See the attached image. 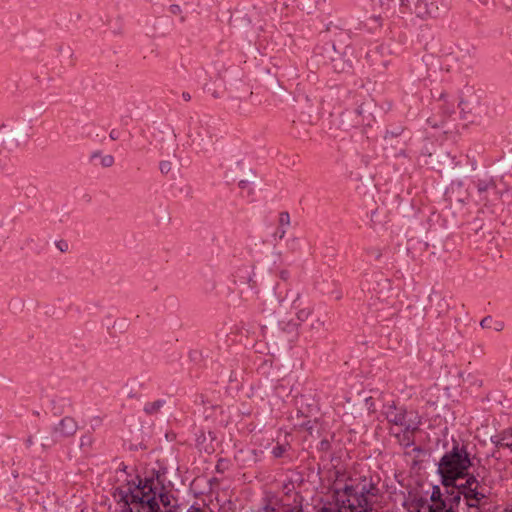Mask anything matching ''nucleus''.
<instances>
[{
    "mask_svg": "<svg viewBox=\"0 0 512 512\" xmlns=\"http://www.w3.org/2000/svg\"><path fill=\"white\" fill-rule=\"evenodd\" d=\"M196 480H197V478H194V479L192 480V482H191V483H190V485H189V490L193 493V496H194V497L199 498V497H201L202 495H204V494H205V492H203V491H194V490H193V486H194V484H195Z\"/></svg>",
    "mask_w": 512,
    "mask_h": 512,
    "instance_id": "8fccbe9b",
    "label": "nucleus"
},
{
    "mask_svg": "<svg viewBox=\"0 0 512 512\" xmlns=\"http://www.w3.org/2000/svg\"><path fill=\"white\" fill-rule=\"evenodd\" d=\"M177 501V497L173 495L172 491L166 493V496H158L154 498V502L143 503L133 509V512H180L178 504H172V501Z\"/></svg>",
    "mask_w": 512,
    "mask_h": 512,
    "instance_id": "4468645a",
    "label": "nucleus"
},
{
    "mask_svg": "<svg viewBox=\"0 0 512 512\" xmlns=\"http://www.w3.org/2000/svg\"><path fill=\"white\" fill-rule=\"evenodd\" d=\"M159 170L163 176H168L172 170V163L169 160H161L159 162Z\"/></svg>",
    "mask_w": 512,
    "mask_h": 512,
    "instance_id": "ea45409f",
    "label": "nucleus"
},
{
    "mask_svg": "<svg viewBox=\"0 0 512 512\" xmlns=\"http://www.w3.org/2000/svg\"><path fill=\"white\" fill-rule=\"evenodd\" d=\"M380 5L385 14L391 16H403L415 14L419 18H427L432 11L425 0H380Z\"/></svg>",
    "mask_w": 512,
    "mask_h": 512,
    "instance_id": "6e6552de",
    "label": "nucleus"
},
{
    "mask_svg": "<svg viewBox=\"0 0 512 512\" xmlns=\"http://www.w3.org/2000/svg\"><path fill=\"white\" fill-rule=\"evenodd\" d=\"M32 128L30 121L21 119L18 126L15 129L12 128L11 133L2 139L3 149L12 152L17 148L25 147L32 137Z\"/></svg>",
    "mask_w": 512,
    "mask_h": 512,
    "instance_id": "9b49d317",
    "label": "nucleus"
},
{
    "mask_svg": "<svg viewBox=\"0 0 512 512\" xmlns=\"http://www.w3.org/2000/svg\"><path fill=\"white\" fill-rule=\"evenodd\" d=\"M250 171H257L252 167H248L244 160H238L229 166L224 172V179L228 185L238 184L241 178L249 175Z\"/></svg>",
    "mask_w": 512,
    "mask_h": 512,
    "instance_id": "a211bd4d",
    "label": "nucleus"
},
{
    "mask_svg": "<svg viewBox=\"0 0 512 512\" xmlns=\"http://www.w3.org/2000/svg\"><path fill=\"white\" fill-rule=\"evenodd\" d=\"M231 461L228 458H218L215 465V472L218 474H224L230 467Z\"/></svg>",
    "mask_w": 512,
    "mask_h": 512,
    "instance_id": "c9c22d12",
    "label": "nucleus"
},
{
    "mask_svg": "<svg viewBox=\"0 0 512 512\" xmlns=\"http://www.w3.org/2000/svg\"><path fill=\"white\" fill-rule=\"evenodd\" d=\"M416 431L417 430H408L407 426L403 427L402 432L396 435L399 444L405 448L413 446L415 443L414 433Z\"/></svg>",
    "mask_w": 512,
    "mask_h": 512,
    "instance_id": "473e14b6",
    "label": "nucleus"
},
{
    "mask_svg": "<svg viewBox=\"0 0 512 512\" xmlns=\"http://www.w3.org/2000/svg\"><path fill=\"white\" fill-rule=\"evenodd\" d=\"M493 324H494L493 328H494L496 331H501V330H503V328H504V324H503V322L497 321V322H495V323L493 322Z\"/></svg>",
    "mask_w": 512,
    "mask_h": 512,
    "instance_id": "680f3d73",
    "label": "nucleus"
},
{
    "mask_svg": "<svg viewBox=\"0 0 512 512\" xmlns=\"http://www.w3.org/2000/svg\"><path fill=\"white\" fill-rule=\"evenodd\" d=\"M56 247L61 251V252H66L68 251V242L66 240H59V241H56Z\"/></svg>",
    "mask_w": 512,
    "mask_h": 512,
    "instance_id": "09e8293b",
    "label": "nucleus"
},
{
    "mask_svg": "<svg viewBox=\"0 0 512 512\" xmlns=\"http://www.w3.org/2000/svg\"><path fill=\"white\" fill-rule=\"evenodd\" d=\"M390 52L387 45L379 44L369 49L366 53V59L371 66L380 71L388 66L390 62L388 59Z\"/></svg>",
    "mask_w": 512,
    "mask_h": 512,
    "instance_id": "dca6fc26",
    "label": "nucleus"
},
{
    "mask_svg": "<svg viewBox=\"0 0 512 512\" xmlns=\"http://www.w3.org/2000/svg\"><path fill=\"white\" fill-rule=\"evenodd\" d=\"M72 405L71 399L67 397L54 396L49 400L48 408L53 416H61L65 408Z\"/></svg>",
    "mask_w": 512,
    "mask_h": 512,
    "instance_id": "5701e85b",
    "label": "nucleus"
},
{
    "mask_svg": "<svg viewBox=\"0 0 512 512\" xmlns=\"http://www.w3.org/2000/svg\"><path fill=\"white\" fill-rule=\"evenodd\" d=\"M77 429L78 424L73 417H63L57 424L49 427L47 434H39L42 451H49L54 446L62 444L66 439L73 437Z\"/></svg>",
    "mask_w": 512,
    "mask_h": 512,
    "instance_id": "0eeeda50",
    "label": "nucleus"
},
{
    "mask_svg": "<svg viewBox=\"0 0 512 512\" xmlns=\"http://www.w3.org/2000/svg\"><path fill=\"white\" fill-rule=\"evenodd\" d=\"M109 137L111 140L116 141L121 137V131L119 129H112L109 133Z\"/></svg>",
    "mask_w": 512,
    "mask_h": 512,
    "instance_id": "603ef678",
    "label": "nucleus"
},
{
    "mask_svg": "<svg viewBox=\"0 0 512 512\" xmlns=\"http://www.w3.org/2000/svg\"><path fill=\"white\" fill-rule=\"evenodd\" d=\"M459 106L462 112L473 114L474 116H481L485 112L486 108L475 99L471 101L469 99H463L460 101Z\"/></svg>",
    "mask_w": 512,
    "mask_h": 512,
    "instance_id": "393cba45",
    "label": "nucleus"
},
{
    "mask_svg": "<svg viewBox=\"0 0 512 512\" xmlns=\"http://www.w3.org/2000/svg\"><path fill=\"white\" fill-rule=\"evenodd\" d=\"M196 436V439H195V446L196 448L201 451L202 449L204 450L205 453L207 454H212L215 452V448L213 446V444H205L206 443V432L204 430V428H200L198 430V432L195 434Z\"/></svg>",
    "mask_w": 512,
    "mask_h": 512,
    "instance_id": "c85d7f7f",
    "label": "nucleus"
},
{
    "mask_svg": "<svg viewBox=\"0 0 512 512\" xmlns=\"http://www.w3.org/2000/svg\"><path fill=\"white\" fill-rule=\"evenodd\" d=\"M167 11L174 16H179V20L181 23H185L187 20V16L183 14L182 8L178 4H171L168 6Z\"/></svg>",
    "mask_w": 512,
    "mask_h": 512,
    "instance_id": "e433bc0d",
    "label": "nucleus"
},
{
    "mask_svg": "<svg viewBox=\"0 0 512 512\" xmlns=\"http://www.w3.org/2000/svg\"><path fill=\"white\" fill-rule=\"evenodd\" d=\"M108 334L111 337H116V331L125 333L129 327V322L126 318L116 319L113 322H104Z\"/></svg>",
    "mask_w": 512,
    "mask_h": 512,
    "instance_id": "a878e982",
    "label": "nucleus"
},
{
    "mask_svg": "<svg viewBox=\"0 0 512 512\" xmlns=\"http://www.w3.org/2000/svg\"><path fill=\"white\" fill-rule=\"evenodd\" d=\"M279 277L283 281V283H277L274 288V296L277 300L278 306H282V303L286 300L288 297V270L282 269L279 272Z\"/></svg>",
    "mask_w": 512,
    "mask_h": 512,
    "instance_id": "412c9836",
    "label": "nucleus"
},
{
    "mask_svg": "<svg viewBox=\"0 0 512 512\" xmlns=\"http://www.w3.org/2000/svg\"><path fill=\"white\" fill-rule=\"evenodd\" d=\"M310 397L305 395L296 396L294 399V405L296 409V415L298 418L304 417L306 420L300 423H294V428L305 429L310 435L313 434L314 428L318 422L316 418L311 419L310 413L313 410V405L309 403Z\"/></svg>",
    "mask_w": 512,
    "mask_h": 512,
    "instance_id": "ddd939ff",
    "label": "nucleus"
},
{
    "mask_svg": "<svg viewBox=\"0 0 512 512\" xmlns=\"http://www.w3.org/2000/svg\"><path fill=\"white\" fill-rule=\"evenodd\" d=\"M378 494L377 484L366 476L349 479L343 487L335 489L337 502L348 512H377L373 504Z\"/></svg>",
    "mask_w": 512,
    "mask_h": 512,
    "instance_id": "7ed1b4c3",
    "label": "nucleus"
},
{
    "mask_svg": "<svg viewBox=\"0 0 512 512\" xmlns=\"http://www.w3.org/2000/svg\"><path fill=\"white\" fill-rule=\"evenodd\" d=\"M341 118L346 128L370 127L375 120L369 106L365 103H361L353 110H346L341 114Z\"/></svg>",
    "mask_w": 512,
    "mask_h": 512,
    "instance_id": "f8f14e48",
    "label": "nucleus"
},
{
    "mask_svg": "<svg viewBox=\"0 0 512 512\" xmlns=\"http://www.w3.org/2000/svg\"><path fill=\"white\" fill-rule=\"evenodd\" d=\"M288 496V476L281 474L263 493L260 507L256 512H288L284 497Z\"/></svg>",
    "mask_w": 512,
    "mask_h": 512,
    "instance_id": "423d86ee",
    "label": "nucleus"
},
{
    "mask_svg": "<svg viewBox=\"0 0 512 512\" xmlns=\"http://www.w3.org/2000/svg\"><path fill=\"white\" fill-rule=\"evenodd\" d=\"M493 318L491 316H486L480 321V326L483 329H490L493 326Z\"/></svg>",
    "mask_w": 512,
    "mask_h": 512,
    "instance_id": "c03bdc74",
    "label": "nucleus"
},
{
    "mask_svg": "<svg viewBox=\"0 0 512 512\" xmlns=\"http://www.w3.org/2000/svg\"><path fill=\"white\" fill-rule=\"evenodd\" d=\"M198 398L200 399V403L202 405H206L207 403H209V400L207 399V397L204 394H200L198 396Z\"/></svg>",
    "mask_w": 512,
    "mask_h": 512,
    "instance_id": "0e129e2a",
    "label": "nucleus"
},
{
    "mask_svg": "<svg viewBox=\"0 0 512 512\" xmlns=\"http://www.w3.org/2000/svg\"><path fill=\"white\" fill-rule=\"evenodd\" d=\"M260 185V179L258 171H250L249 175L245 178H241V181L237 184L240 189L241 196L246 198L247 202L251 203L256 199V186Z\"/></svg>",
    "mask_w": 512,
    "mask_h": 512,
    "instance_id": "f3484780",
    "label": "nucleus"
},
{
    "mask_svg": "<svg viewBox=\"0 0 512 512\" xmlns=\"http://www.w3.org/2000/svg\"><path fill=\"white\" fill-rule=\"evenodd\" d=\"M320 447L322 450H328L330 448V443L328 440H322L320 442Z\"/></svg>",
    "mask_w": 512,
    "mask_h": 512,
    "instance_id": "052dcab7",
    "label": "nucleus"
},
{
    "mask_svg": "<svg viewBox=\"0 0 512 512\" xmlns=\"http://www.w3.org/2000/svg\"><path fill=\"white\" fill-rule=\"evenodd\" d=\"M90 443H91V436L84 435L81 437V446H84V445L90 444Z\"/></svg>",
    "mask_w": 512,
    "mask_h": 512,
    "instance_id": "13d9d810",
    "label": "nucleus"
},
{
    "mask_svg": "<svg viewBox=\"0 0 512 512\" xmlns=\"http://www.w3.org/2000/svg\"><path fill=\"white\" fill-rule=\"evenodd\" d=\"M492 442L497 447H505L512 449V430H504L501 434L494 436L492 438Z\"/></svg>",
    "mask_w": 512,
    "mask_h": 512,
    "instance_id": "2f4dec72",
    "label": "nucleus"
},
{
    "mask_svg": "<svg viewBox=\"0 0 512 512\" xmlns=\"http://www.w3.org/2000/svg\"><path fill=\"white\" fill-rule=\"evenodd\" d=\"M310 314H311V310L309 308H304V309H300L296 313V316L300 322H303L309 317Z\"/></svg>",
    "mask_w": 512,
    "mask_h": 512,
    "instance_id": "a19ab883",
    "label": "nucleus"
},
{
    "mask_svg": "<svg viewBox=\"0 0 512 512\" xmlns=\"http://www.w3.org/2000/svg\"><path fill=\"white\" fill-rule=\"evenodd\" d=\"M252 406L247 402H241L238 407V414L241 417H250L252 414Z\"/></svg>",
    "mask_w": 512,
    "mask_h": 512,
    "instance_id": "4c0bfd02",
    "label": "nucleus"
},
{
    "mask_svg": "<svg viewBox=\"0 0 512 512\" xmlns=\"http://www.w3.org/2000/svg\"><path fill=\"white\" fill-rule=\"evenodd\" d=\"M456 503L436 501L434 504L422 505L418 512H455Z\"/></svg>",
    "mask_w": 512,
    "mask_h": 512,
    "instance_id": "b1692460",
    "label": "nucleus"
},
{
    "mask_svg": "<svg viewBox=\"0 0 512 512\" xmlns=\"http://www.w3.org/2000/svg\"><path fill=\"white\" fill-rule=\"evenodd\" d=\"M169 465L167 458H157L151 467H146L140 474L135 468V477L125 479L122 484L112 486L110 495L113 497L120 512H133V509L148 501L154 502L156 497H164L174 490V483L168 479Z\"/></svg>",
    "mask_w": 512,
    "mask_h": 512,
    "instance_id": "f257e3e1",
    "label": "nucleus"
},
{
    "mask_svg": "<svg viewBox=\"0 0 512 512\" xmlns=\"http://www.w3.org/2000/svg\"><path fill=\"white\" fill-rule=\"evenodd\" d=\"M166 402L167 401L165 399H157L152 402H146L143 407V412L147 416H155L160 412L161 408L165 406Z\"/></svg>",
    "mask_w": 512,
    "mask_h": 512,
    "instance_id": "72a5a7b5",
    "label": "nucleus"
},
{
    "mask_svg": "<svg viewBox=\"0 0 512 512\" xmlns=\"http://www.w3.org/2000/svg\"><path fill=\"white\" fill-rule=\"evenodd\" d=\"M324 326V322L321 321L320 319H317L313 324H312V328L314 329H319L321 327Z\"/></svg>",
    "mask_w": 512,
    "mask_h": 512,
    "instance_id": "bf43d9fd",
    "label": "nucleus"
},
{
    "mask_svg": "<svg viewBox=\"0 0 512 512\" xmlns=\"http://www.w3.org/2000/svg\"><path fill=\"white\" fill-rule=\"evenodd\" d=\"M463 183L461 181L452 182L446 191L450 201L460 203L473 202L482 207H492L500 201L502 193L498 189L497 180L488 171H479L471 179L466 190V197L461 195Z\"/></svg>",
    "mask_w": 512,
    "mask_h": 512,
    "instance_id": "f03ea898",
    "label": "nucleus"
},
{
    "mask_svg": "<svg viewBox=\"0 0 512 512\" xmlns=\"http://www.w3.org/2000/svg\"><path fill=\"white\" fill-rule=\"evenodd\" d=\"M368 252L373 255L376 259H379L382 256V253L377 248H371L368 250Z\"/></svg>",
    "mask_w": 512,
    "mask_h": 512,
    "instance_id": "6e6d98bb",
    "label": "nucleus"
},
{
    "mask_svg": "<svg viewBox=\"0 0 512 512\" xmlns=\"http://www.w3.org/2000/svg\"><path fill=\"white\" fill-rule=\"evenodd\" d=\"M208 436H209V438H210L211 443H212L213 441H216V440H217V433H216V431L209 430V431H208Z\"/></svg>",
    "mask_w": 512,
    "mask_h": 512,
    "instance_id": "e2e57ef3",
    "label": "nucleus"
},
{
    "mask_svg": "<svg viewBox=\"0 0 512 512\" xmlns=\"http://www.w3.org/2000/svg\"><path fill=\"white\" fill-rule=\"evenodd\" d=\"M474 456L468 450V446L454 442L452 448L447 451L438 463V473L445 487L456 486V481L464 479L469 474L468 470L473 466Z\"/></svg>",
    "mask_w": 512,
    "mask_h": 512,
    "instance_id": "39448f33",
    "label": "nucleus"
},
{
    "mask_svg": "<svg viewBox=\"0 0 512 512\" xmlns=\"http://www.w3.org/2000/svg\"><path fill=\"white\" fill-rule=\"evenodd\" d=\"M164 437L167 442H174L177 439V433L173 429L166 430Z\"/></svg>",
    "mask_w": 512,
    "mask_h": 512,
    "instance_id": "a18cd8bd",
    "label": "nucleus"
},
{
    "mask_svg": "<svg viewBox=\"0 0 512 512\" xmlns=\"http://www.w3.org/2000/svg\"><path fill=\"white\" fill-rule=\"evenodd\" d=\"M208 355H204L202 350L191 349L188 352V359L197 369L206 367V359Z\"/></svg>",
    "mask_w": 512,
    "mask_h": 512,
    "instance_id": "c756f323",
    "label": "nucleus"
},
{
    "mask_svg": "<svg viewBox=\"0 0 512 512\" xmlns=\"http://www.w3.org/2000/svg\"><path fill=\"white\" fill-rule=\"evenodd\" d=\"M251 453L254 455V462H257L259 460L260 455L263 454V451L261 449H252Z\"/></svg>",
    "mask_w": 512,
    "mask_h": 512,
    "instance_id": "4d7b16f0",
    "label": "nucleus"
},
{
    "mask_svg": "<svg viewBox=\"0 0 512 512\" xmlns=\"http://www.w3.org/2000/svg\"><path fill=\"white\" fill-rule=\"evenodd\" d=\"M285 225H288V211H282L279 214V225L273 234L275 240H281L284 238L286 234V229L284 228Z\"/></svg>",
    "mask_w": 512,
    "mask_h": 512,
    "instance_id": "f704fd0d",
    "label": "nucleus"
},
{
    "mask_svg": "<svg viewBox=\"0 0 512 512\" xmlns=\"http://www.w3.org/2000/svg\"><path fill=\"white\" fill-rule=\"evenodd\" d=\"M187 512H205V510L199 506L197 502H194L187 510Z\"/></svg>",
    "mask_w": 512,
    "mask_h": 512,
    "instance_id": "864d4df0",
    "label": "nucleus"
},
{
    "mask_svg": "<svg viewBox=\"0 0 512 512\" xmlns=\"http://www.w3.org/2000/svg\"><path fill=\"white\" fill-rule=\"evenodd\" d=\"M254 269V262L248 260L246 262L241 263L240 265L235 266V269L231 274L234 284L244 286V288L239 289V294L241 297H243V295L246 294V299H252L254 297L257 298L260 292L259 285L254 278Z\"/></svg>",
    "mask_w": 512,
    "mask_h": 512,
    "instance_id": "1a4fd4ad",
    "label": "nucleus"
},
{
    "mask_svg": "<svg viewBox=\"0 0 512 512\" xmlns=\"http://www.w3.org/2000/svg\"><path fill=\"white\" fill-rule=\"evenodd\" d=\"M360 162H361V165H363V166H365V167H366V166L368 165V163H369L368 157H367V156L362 155V156L360 157Z\"/></svg>",
    "mask_w": 512,
    "mask_h": 512,
    "instance_id": "69168bd1",
    "label": "nucleus"
},
{
    "mask_svg": "<svg viewBox=\"0 0 512 512\" xmlns=\"http://www.w3.org/2000/svg\"><path fill=\"white\" fill-rule=\"evenodd\" d=\"M203 90L205 93L211 95L215 99L222 98L225 93V87L221 79L213 82L205 83Z\"/></svg>",
    "mask_w": 512,
    "mask_h": 512,
    "instance_id": "bb28decb",
    "label": "nucleus"
},
{
    "mask_svg": "<svg viewBox=\"0 0 512 512\" xmlns=\"http://www.w3.org/2000/svg\"><path fill=\"white\" fill-rule=\"evenodd\" d=\"M100 159V165L103 168H110L115 163V158L111 154L102 155L101 150H95L93 151L89 156V162L96 165L95 160Z\"/></svg>",
    "mask_w": 512,
    "mask_h": 512,
    "instance_id": "cd10ccee",
    "label": "nucleus"
},
{
    "mask_svg": "<svg viewBox=\"0 0 512 512\" xmlns=\"http://www.w3.org/2000/svg\"><path fill=\"white\" fill-rule=\"evenodd\" d=\"M24 446L26 449H30L34 445V437L33 435H28L26 439H24Z\"/></svg>",
    "mask_w": 512,
    "mask_h": 512,
    "instance_id": "5fc2aeb1",
    "label": "nucleus"
},
{
    "mask_svg": "<svg viewBox=\"0 0 512 512\" xmlns=\"http://www.w3.org/2000/svg\"><path fill=\"white\" fill-rule=\"evenodd\" d=\"M469 226L470 229L473 230L476 234L483 229V223L480 219H475L469 224Z\"/></svg>",
    "mask_w": 512,
    "mask_h": 512,
    "instance_id": "37998d69",
    "label": "nucleus"
},
{
    "mask_svg": "<svg viewBox=\"0 0 512 512\" xmlns=\"http://www.w3.org/2000/svg\"><path fill=\"white\" fill-rule=\"evenodd\" d=\"M230 25L234 28L239 27L241 30H244L246 38L249 37V33H252L253 36H256V32L252 24V19L248 14L235 17L232 16L230 18Z\"/></svg>",
    "mask_w": 512,
    "mask_h": 512,
    "instance_id": "4be33fe9",
    "label": "nucleus"
},
{
    "mask_svg": "<svg viewBox=\"0 0 512 512\" xmlns=\"http://www.w3.org/2000/svg\"><path fill=\"white\" fill-rule=\"evenodd\" d=\"M288 446V430L281 427L278 431L276 444L272 447L271 454L273 458L279 459L285 457Z\"/></svg>",
    "mask_w": 512,
    "mask_h": 512,
    "instance_id": "aec40b11",
    "label": "nucleus"
},
{
    "mask_svg": "<svg viewBox=\"0 0 512 512\" xmlns=\"http://www.w3.org/2000/svg\"><path fill=\"white\" fill-rule=\"evenodd\" d=\"M246 428H247V431L251 433L255 430L256 425L254 423H249L246 425Z\"/></svg>",
    "mask_w": 512,
    "mask_h": 512,
    "instance_id": "774afa93",
    "label": "nucleus"
},
{
    "mask_svg": "<svg viewBox=\"0 0 512 512\" xmlns=\"http://www.w3.org/2000/svg\"><path fill=\"white\" fill-rule=\"evenodd\" d=\"M236 376H237L236 371L231 370L230 375H229V381H230V382L237 381Z\"/></svg>",
    "mask_w": 512,
    "mask_h": 512,
    "instance_id": "338daca9",
    "label": "nucleus"
},
{
    "mask_svg": "<svg viewBox=\"0 0 512 512\" xmlns=\"http://www.w3.org/2000/svg\"><path fill=\"white\" fill-rule=\"evenodd\" d=\"M431 503L434 504L436 501H449L450 503H456V506L460 504V496L455 495V492H452L451 494L443 497L440 489L438 487H435L433 489V492L430 497Z\"/></svg>",
    "mask_w": 512,
    "mask_h": 512,
    "instance_id": "7c9ffc66",
    "label": "nucleus"
},
{
    "mask_svg": "<svg viewBox=\"0 0 512 512\" xmlns=\"http://www.w3.org/2000/svg\"><path fill=\"white\" fill-rule=\"evenodd\" d=\"M127 397H128L129 399H136V400H139V399L142 397V393H141L139 390H136V389L131 388V389L127 392Z\"/></svg>",
    "mask_w": 512,
    "mask_h": 512,
    "instance_id": "de8ad7c7",
    "label": "nucleus"
},
{
    "mask_svg": "<svg viewBox=\"0 0 512 512\" xmlns=\"http://www.w3.org/2000/svg\"><path fill=\"white\" fill-rule=\"evenodd\" d=\"M494 481L485 467L478 468L465 477V482L456 485L455 495L463 496L468 512H482L492 494Z\"/></svg>",
    "mask_w": 512,
    "mask_h": 512,
    "instance_id": "20e7f679",
    "label": "nucleus"
},
{
    "mask_svg": "<svg viewBox=\"0 0 512 512\" xmlns=\"http://www.w3.org/2000/svg\"><path fill=\"white\" fill-rule=\"evenodd\" d=\"M116 473H124L126 475V479H130L129 477L132 476L131 472L128 471V466L123 461L117 467Z\"/></svg>",
    "mask_w": 512,
    "mask_h": 512,
    "instance_id": "79ce46f5",
    "label": "nucleus"
},
{
    "mask_svg": "<svg viewBox=\"0 0 512 512\" xmlns=\"http://www.w3.org/2000/svg\"><path fill=\"white\" fill-rule=\"evenodd\" d=\"M128 449H129V451L136 452V451H138L139 449H141V450H147V449H148V446H147L144 442H140V443H138V444H133V443H131V444L129 445V448H128Z\"/></svg>",
    "mask_w": 512,
    "mask_h": 512,
    "instance_id": "49530a36",
    "label": "nucleus"
},
{
    "mask_svg": "<svg viewBox=\"0 0 512 512\" xmlns=\"http://www.w3.org/2000/svg\"><path fill=\"white\" fill-rule=\"evenodd\" d=\"M286 377L276 380V384L273 386V392L270 396L269 403L272 407V411H277L276 417H283L288 413V391Z\"/></svg>",
    "mask_w": 512,
    "mask_h": 512,
    "instance_id": "2eb2a0df",
    "label": "nucleus"
},
{
    "mask_svg": "<svg viewBox=\"0 0 512 512\" xmlns=\"http://www.w3.org/2000/svg\"><path fill=\"white\" fill-rule=\"evenodd\" d=\"M383 413L389 423L400 427L407 426L408 430H419L422 424V419L418 412L398 407L394 402L385 405Z\"/></svg>",
    "mask_w": 512,
    "mask_h": 512,
    "instance_id": "9d476101",
    "label": "nucleus"
},
{
    "mask_svg": "<svg viewBox=\"0 0 512 512\" xmlns=\"http://www.w3.org/2000/svg\"><path fill=\"white\" fill-rule=\"evenodd\" d=\"M277 327L280 332H286L288 330V321L277 320Z\"/></svg>",
    "mask_w": 512,
    "mask_h": 512,
    "instance_id": "3c124183",
    "label": "nucleus"
},
{
    "mask_svg": "<svg viewBox=\"0 0 512 512\" xmlns=\"http://www.w3.org/2000/svg\"><path fill=\"white\" fill-rule=\"evenodd\" d=\"M273 89L274 90L270 98V104L274 105L281 111H285L287 107L286 95L288 92L286 82L281 80L279 77H276Z\"/></svg>",
    "mask_w": 512,
    "mask_h": 512,
    "instance_id": "6ab92c4d",
    "label": "nucleus"
},
{
    "mask_svg": "<svg viewBox=\"0 0 512 512\" xmlns=\"http://www.w3.org/2000/svg\"><path fill=\"white\" fill-rule=\"evenodd\" d=\"M318 512H348L342 506L339 507L337 504L328 503L323 505Z\"/></svg>",
    "mask_w": 512,
    "mask_h": 512,
    "instance_id": "58836bf2",
    "label": "nucleus"
}]
</instances>
